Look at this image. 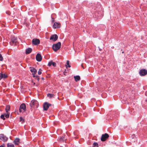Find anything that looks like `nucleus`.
Returning a JSON list of instances; mask_svg holds the SVG:
<instances>
[{
	"mask_svg": "<svg viewBox=\"0 0 147 147\" xmlns=\"http://www.w3.org/2000/svg\"><path fill=\"white\" fill-rule=\"evenodd\" d=\"M68 113L64 111H60L59 113V117L64 121H68L69 120V117L67 115Z\"/></svg>",
	"mask_w": 147,
	"mask_h": 147,
	"instance_id": "f257e3e1",
	"label": "nucleus"
},
{
	"mask_svg": "<svg viewBox=\"0 0 147 147\" xmlns=\"http://www.w3.org/2000/svg\"><path fill=\"white\" fill-rule=\"evenodd\" d=\"M9 43L11 45L15 46L17 45L18 43L17 38L14 36L13 37L11 38V40Z\"/></svg>",
	"mask_w": 147,
	"mask_h": 147,
	"instance_id": "f03ea898",
	"label": "nucleus"
},
{
	"mask_svg": "<svg viewBox=\"0 0 147 147\" xmlns=\"http://www.w3.org/2000/svg\"><path fill=\"white\" fill-rule=\"evenodd\" d=\"M61 43L58 42L56 44H53L52 46V48L55 51H57L60 49L61 46Z\"/></svg>",
	"mask_w": 147,
	"mask_h": 147,
	"instance_id": "7ed1b4c3",
	"label": "nucleus"
},
{
	"mask_svg": "<svg viewBox=\"0 0 147 147\" xmlns=\"http://www.w3.org/2000/svg\"><path fill=\"white\" fill-rule=\"evenodd\" d=\"M30 105L31 107H33L34 108H37L38 106V102L35 100H32Z\"/></svg>",
	"mask_w": 147,
	"mask_h": 147,
	"instance_id": "20e7f679",
	"label": "nucleus"
},
{
	"mask_svg": "<svg viewBox=\"0 0 147 147\" xmlns=\"http://www.w3.org/2000/svg\"><path fill=\"white\" fill-rule=\"evenodd\" d=\"M26 105L24 103H22L20 106L19 111L20 112H24L25 111Z\"/></svg>",
	"mask_w": 147,
	"mask_h": 147,
	"instance_id": "39448f33",
	"label": "nucleus"
},
{
	"mask_svg": "<svg viewBox=\"0 0 147 147\" xmlns=\"http://www.w3.org/2000/svg\"><path fill=\"white\" fill-rule=\"evenodd\" d=\"M109 137V135L107 133L102 135L101 140L102 141H105Z\"/></svg>",
	"mask_w": 147,
	"mask_h": 147,
	"instance_id": "423d86ee",
	"label": "nucleus"
},
{
	"mask_svg": "<svg viewBox=\"0 0 147 147\" xmlns=\"http://www.w3.org/2000/svg\"><path fill=\"white\" fill-rule=\"evenodd\" d=\"M51 104L47 102H45L43 104V109L45 111H47L49 107L51 106Z\"/></svg>",
	"mask_w": 147,
	"mask_h": 147,
	"instance_id": "0eeeda50",
	"label": "nucleus"
},
{
	"mask_svg": "<svg viewBox=\"0 0 147 147\" xmlns=\"http://www.w3.org/2000/svg\"><path fill=\"white\" fill-rule=\"evenodd\" d=\"M139 74L141 76H145L147 74V70L145 69H141Z\"/></svg>",
	"mask_w": 147,
	"mask_h": 147,
	"instance_id": "6e6552de",
	"label": "nucleus"
},
{
	"mask_svg": "<svg viewBox=\"0 0 147 147\" xmlns=\"http://www.w3.org/2000/svg\"><path fill=\"white\" fill-rule=\"evenodd\" d=\"M33 44L35 45H37L40 43V40L37 38H34L32 40Z\"/></svg>",
	"mask_w": 147,
	"mask_h": 147,
	"instance_id": "1a4fd4ad",
	"label": "nucleus"
},
{
	"mask_svg": "<svg viewBox=\"0 0 147 147\" xmlns=\"http://www.w3.org/2000/svg\"><path fill=\"white\" fill-rule=\"evenodd\" d=\"M58 36L56 34H54L52 35L50 38V40H52L53 41H56L58 39Z\"/></svg>",
	"mask_w": 147,
	"mask_h": 147,
	"instance_id": "9d476101",
	"label": "nucleus"
},
{
	"mask_svg": "<svg viewBox=\"0 0 147 147\" xmlns=\"http://www.w3.org/2000/svg\"><path fill=\"white\" fill-rule=\"evenodd\" d=\"M0 139L3 141H6L8 138L3 134H0Z\"/></svg>",
	"mask_w": 147,
	"mask_h": 147,
	"instance_id": "9b49d317",
	"label": "nucleus"
},
{
	"mask_svg": "<svg viewBox=\"0 0 147 147\" xmlns=\"http://www.w3.org/2000/svg\"><path fill=\"white\" fill-rule=\"evenodd\" d=\"M36 60L39 62L42 59V57L40 53H38L36 56Z\"/></svg>",
	"mask_w": 147,
	"mask_h": 147,
	"instance_id": "f8f14e48",
	"label": "nucleus"
},
{
	"mask_svg": "<svg viewBox=\"0 0 147 147\" xmlns=\"http://www.w3.org/2000/svg\"><path fill=\"white\" fill-rule=\"evenodd\" d=\"M30 68H31L30 71L32 72V75L33 76H35V75L37 72L36 70L33 67H31Z\"/></svg>",
	"mask_w": 147,
	"mask_h": 147,
	"instance_id": "ddd939ff",
	"label": "nucleus"
},
{
	"mask_svg": "<svg viewBox=\"0 0 147 147\" xmlns=\"http://www.w3.org/2000/svg\"><path fill=\"white\" fill-rule=\"evenodd\" d=\"M53 27L54 28H57L60 27V23L55 22L53 25Z\"/></svg>",
	"mask_w": 147,
	"mask_h": 147,
	"instance_id": "4468645a",
	"label": "nucleus"
},
{
	"mask_svg": "<svg viewBox=\"0 0 147 147\" xmlns=\"http://www.w3.org/2000/svg\"><path fill=\"white\" fill-rule=\"evenodd\" d=\"M7 76L5 74L0 73V80L7 78Z\"/></svg>",
	"mask_w": 147,
	"mask_h": 147,
	"instance_id": "2eb2a0df",
	"label": "nucleus"
},
{
	"mask_svg": "<svg viewBox=\"0 0 147 147\" xmlns=\"http://www.w3.org/2000/svg\"><path fill=\"white\" fill-rule=\"evenodd\" d=\"M32 49L31 48H28L26 49V54H29L32 51Z\"/></svg>",
	"mask_w": 147,
	"mask_h": 147,
	"instance_id": "dca6fc26",
	"label": "nucleus"
},
{
	"mask_svg": "<svg viewBox=\"0 0 147 147\" xmlns=\"http://www.w3.org/2000/svg\"><path fill=\"white\" fill-rule=\"evenodd\" d=\"M20 139L18 138H16L13 141L14 144L15 145H18L20 143Z\"/></svg>",
	"mask_w": 147,
	"mask_h": 147,
	"instance_id": "f3484780",
	"label": "nucleus"
},
{
	"mask_svg": "<svg viewBox=\"0 0 147 147\" xmlns=\"http://www.w3.org/2000/svg\"><path fill=\"white\" fill-rule=\"evenodd\" d=\"M74 78L76 81H79L80 80V77L79 76H74Z\"/></svg>",
	"mask_w": 147,
	"mask_h": 147,
	"instance_id": "a211bd4d",
	"label": "nucleus"
},
{
	"mask_svg": "<svg viewBox=\"0 0 147 147\" xmlns=\"http://www.w3.org/2000/svg\"><path fill=\"white\" fill-rule=\"evenodd\" d=\"M65 139L64 136H62L61 137L59 138V141L61 142H64Z\"/></svg>",
	"mask_w": 147,
	"mask_h": 147,
	"instance_id": "6ab92c4d",
	"label": "nucleus"
},
{
	"mask_svg": "<svg viewBox=\"0 0 147 147\" xmlns=\"http://www.w3.org/2000/svg\"><path fill=\"white\" fill-rule=\"evenodd\" d=\"M10 109V107L9 105L6 106L5 108V111L7 113H8V111H9Z\"/></svg>",
	"mask_w": 147,
	"mask_h": 147,
	"instance_id": "aec40b11",
	"label": "nucleus"
},
{
	"mask_svg": "<svg viewBox=\"0 0 147 147\" xmlns=\"http://www.w3.org/2000/svg\"><path fill=\"white\" fill-rule=\"evenodd\" d=\"M92 147H98V143L96 142H94L93 144Z\"/></svg>",
	"mask_w": 147,
	"mask_h": 147,
	"instance_id": "412c9836",
	"label": "nucleus"
},
{
	"mask_svg": "<svg viewBox=\"0 0 147 147\" xmlns=\"http://www.w3.org/2000/svg\"><path fill=\"white\" fill-rule=\"evenodd\" d=\"M7 147H14V146L12 144L8 143L7 144Z\"/></svg>",
	"mask_w": 147,
	"mask_h": 147,
	"instance_id": "4be33fe9",
	"label": "nucleus"
},
{
	"mask_svg": "<svg viewBox=\"0 0 147 147\" xmlns=\"http://www.w3.org/2000/svg\"><path fill=\"white\" fill-rule=\"evenodd\" d=\"M54 96V95L53 94H47V96L50 98L53 97Z\"/></svg>",
	"mask_w": 147,
	"mask_h": 147,
	"instance_id": "5701e85b",
	"label": "nucleus"
},
{
	"mask_svg": "<svg viewBox=\"0 0 147 147\" xmlns=\"http://www.w3.org/2000/svg\"><path fill=\"white\" fill-rule=\"evenodd\" d=\"M20 121L22 123L24 122V120L22 117H20Z\"/></svg>",
	"mask_w": 147,
	"mask_h": 147,
	"instance_id": "b1692460",
	"label": "nucleus"
},
{
	"mask_svg": "<svg viewBox=\"0 0 147 147\" xmlns=\"http://www.w3.org/2000/svg\"><path fill=\"white\" fill-rule=\"evenodd\" d=\"M33 77L34 78L36 79L38 81V82L39 81L40 79L39 78V76H38V75L36 76L35 75V76H33Z\"/></svg>",
	"mask_w": 147,
	"mask_h": 147,
	"instance_id": "393cba45",
	"label": "nucleus"
},
{
	"mask_svg": "<svg viewBox=\"0 0 147 147\" xmlns=\"http://www.w3.org/2000/svg\"><path fill=\"white\" fill-rule=\"evenodd\" d=\"M111 113L108 114L107 115V118L108 119H111L113 118V117H111Z\"/></svg>",
	"mask_w": 147,
	"mask_h": 147,
	"instance_id": "a878e982",
	"label": "nucleus"
},
{
	"mask_svg": "<svg viewBox=\"0 0 147 147\" xmlns=\"http://www.w3.org/2000/svg\"><path fill=\"white\" fill-rule=\"evenodd\" d=\"M0 117L1 119H3V120H5V117L4 115H1L0 116Z\"/></svg>",
	"mask_w": 147,
	"mask_h": 147,
	"instance_id": "bb28decb",
	"label": "nucleus"
},
{
	"mask_svg": "<svg viewBox=\"0 0 147 147\" xmlns=\"http://www.w3.org/2000/svg\"><path fill=\"white\" fill-rule=\"evenodd\" d=\"M42 70L41 69H40L38 71V75H40L42 73Z\"/></svg>",
	"mask_w": 147,
	"mask_h": 147,
	"instance_id": "cd10ccee",
	"label": "nucleus"
},
{
	"mask_svg": "<svg viewBox=\"0 0 147 147\" xmlns=\"http://www.w3.org/2000/svg\"><path fill=\"white\" fill-rule=\"evenodd\" d=\"M52 61L49 62L48 63V65L49 66H51L52 65Z\"/></svg>",
	"mask_w": 147,
	"mask_h": 147,
	"instance_id": "c85d7f7f",
	"label": "nucleus"
},
{
	"mask_svg": "<svg viewBox=\"0 0 147 147\" xmlns=\"http://www.w3.org/2000/svg\"><path fill=\"white\" fill-rule=\"evenodd\" d=\"M9 114H6V113L5 114V116L6 118H8L9 117Z\"/></svg>",
	"mask_w": 147,
	"mask_h": 147,
	"instance_id": "c756f323",
	"label": "nucleus"
},
{
	"mask_svg": "<svg viewBox=\"0 0 147 147\" xmlns=\"http://www.w3.org/2000/svg\"><path fill=\"white\" fill-rule=\"evenodd\" d=\"M52 65L54 67H55L56 65V63L55 62H53L52 61Z\"/></svg>",
	"mask_w": 147,
	"mask_h": 147,
	"instance_id": "7c9ffc66",
	"label": "nucleus"
},
{
	"mask_svg": "<svg viewBox=\"0 0 147 147\" xmlns=\"http://www.w3.org/2000/svg\"><path fill=\"white\" fill-rule=\"evenodd\" d=\"M67 65L68 67H71V66L69 64V61H67Z\"/></svg>",
	"mask_w": 147,
	"mask_h": 147,
	"instance_id": "2f4dec72",
	"label": "nucleus"
},
{
	"mask_svg": "<svg viewBox=\"0 0 147 147\" xmlns=\"http://www.w3.org/2000/svg\"><path fill=\"white\" fill-rule=\"evenodd\" d=\"M3 60V57L1 54H0V61H2Z\"/></svg>",
	"mask_w": 147,
	"mask_h": 147,
	"instance_id": "473e14b6",
	"label": "nucleus"
},
{
	"mask_svg": "<svg viewBox=\"0 0 147 147\" xmlns=\"http://www.w3.org/2000/svg\"><path fill=\"white\" fill-rule=\"evenodd\" d=\"M6 13L8 15H10V13L9 12H8V11H7L6 12Z\"/></svg>",
	"mask_w": 147,
	"mask_h": 147,
	"instance_id": "72a5a7b5",
	"label": "nucleus"
},
{
	"mask_svg": "<svg viewBox=\"0 0 147 147\" xmlns=\"http://www.w3.org/2000/svg\"><path fill=\"white\" fill-rule=\"evenodd\" d=\"M54 21V19L53 18H52V22H53Z\"/></svg>",
	"mask_w": 147,
	"mask_h": 147,
	"instance_id": "f704fd0d",
	"label": "nucleus"
},
{
	"mask_svg": "<svg viewBox=\"0 0 147 147\" xmlns=\"http://www.w3.org/2000/svg\"><path fill=\"white\" fill-rule=\"evenodd\" d=\"M41 79H42V80H44V78L43 77H42V78H41Z\"/></svg>",
	"mask_w": 147,
	"mask_h": 147,
	"instance_id": "c9c22d12",
	"label": "nucleus"
},
{
	"mask_svg": "<svg viewBox=\"0 0 147 147\" xmlns=\"http://www.w3.org/2000/svg\"><path fill=\"white\" fill-rule=\"evenodd\" d=\"M0 147H5L3 146V145H1L0 146Z\"/></svg>",
	"mask_w": 147,
	"mask_h": 147,
	"instance_id": "e433bc0d",
	"label": "nucleus"
},
{
	"mask_svg": "<svg viewBox=\"0 0 147 147\" xmlns=\"http://www.w3.org/2000/svg\"><path fill=\"white\" fill-rule=\"evenodd\" d=\"M99 51H101V49H99Z\"/></svg>",
	"mask_w": 147,
	"mask_h": 147,
	"instance_id": "4c0bfd02",
	"label": "nucleus"
},
{
	"mask_svg": "<svg viewBox=\"0 0 147 147\" xmlns=\"http://www.w3.org/2000/svg\"><path fill=\"white\" fill-rule=\"evenodd\" d=\"M122 53H124V52H123H123H122Z\"/></svg>",
	"mask_w": 147,
	"mask_h": 147,
	"instance_id": "58836bf2",
	"label": "nucleus"
},
{
	"mask_svg": "<svg viewBox=\"0 0 147 147\" xmlns=\"http://www.w3.org/2000/svg\"><path fill=\"white\" fill-rule=\"evenodd\" d=\"M133 135H134V136H135V134H133Z\"/></svg>",
	"mask_w": 147,
	"mask_h": 147,
	"instance_id": "ea45409f",
	"label": "nucleus"
},
{
	"mask_svg": "<svg viewBox=\"0 0 147 147\" xmlns=\"http://www.w3.org/2000/svg\"><path fill=\"white\" fill-rule=\"evenodd\" d=\"M74 134H75V132H74Z\"/></svg>",
	"mask_w": 147,
	"mask_h": 147,
	"instance_id": "a19ab883",
	"label": "nucleus"
},
{
	"mask_svg": "<svg viewBox=\"0 0 147 147\" xmlns=\"http://www.w3.org/2000/svg\"><path fill=\"white\" fill-rule=\"evenodd\" d=\"M35 84V83H34V84Z\"/></svg>",
	"mask_w": 147,
	"mask_h": 147,
	"instance_id": "79ce46f5",
	"label": "nucleus"
}]
</instances>
